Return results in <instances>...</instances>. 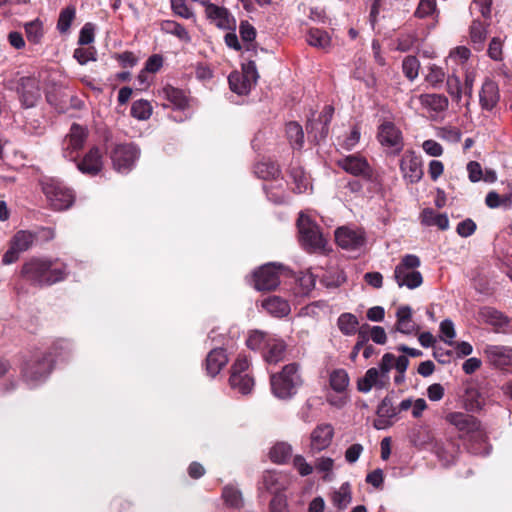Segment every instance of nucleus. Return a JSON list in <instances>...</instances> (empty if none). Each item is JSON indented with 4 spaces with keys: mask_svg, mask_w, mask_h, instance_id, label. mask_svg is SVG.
Segmentation results:
<instances>
[{
    "mask_svg": "<svg viewBox=\"0 0 512 512\" xmlns=\"http://www.w3.org/2000/svg\"><path fill=\"white\" fill-rule=\"evenodd\" d=\"M20 273L31 285L43 287L64 280L67 276V267L57 260L32 257L22 265Z\"/></svg>",
    "mask_w": 512,
    "mask_h": 512,
    "instance_id": "1",
    "label": "nucleus"
},
{
    "mask_svg": "<svg viewBox=\"0 0 512 512\" xmlns=\"http://www.w3.org/2000/svg\"><path fill=\"white\" fill-rule=\"evenodd\" d=\"M446 421L458 430L461 438L475 442V445L469 446V451L472 454H489L490 448L486 443V435L477 418L463 412H451L446 415Z\"/></svg>",
    "mask_w": 512,
    "mask_h": 512,
    "instance_id": "2",
    "label": "nucleus"
},
{
    "mask_svg": "<svg viewBox=\"0 0 512 512\" xmlns=\"http://www.w3.org/2000/svg\"><path fill=\"white\" fill-rule=\"evenodd\" d=\"M270 383L275 397L282 400L293 397L302 384L298 364L284 366L281 372L271 375Z\"/></svg>",
    "mask_w": 512,
    "mask_h": 512,
    "instance_id": "3",
    "label": "nucleus"
},
{
    "mask_svg": "<svg viewBox=\"0 0 512 512\" xmlns=\"http://www.w3.org/2000/svg\"><path fill=\"white\" fill-rule=\"evenodd\" d=\"M421 265L420 258L414 254L402 257L394 270V279L399 287L415 289L423 282L422 274L417 270Z\"/></svg>",
    "mask_w": 512,
    "mask_h": 512,
    "instance_id": "4",
    "label": "nucleus"
},
{
    "mask_svg": "<svg viewBox=\"0 0 512 512\" xmlns=\"http://www.w3.org/2000/svg\"><path fill=\"white\" fill-rule=\"evenodd\" d=\"M42 189L55 210H66L74 203L75 195L73 191L59 180L49 179L43 182Z\"/></svg>",
    "mask_w": 512,
    "mask_h": 512,
    "instance_id": "5",
    "label": "nucleus"
},
{
    "mask_svg": "<svg viewBox=\"0 0 512 512\" xmlns=\"http://www.w3.org/2000/svg\"><path fill=\"white\" fill-rule=\"evenodd\" d=\"M249 366L248 358L240 355L231 367L230 387L242 395L249 394L254 387V378L249 373Z\"/></svg>",
    "mask_w": 512,
    "mask_h": 512,
    "instance_id": "6",
    "label": "nucleus"
},
{
    "mask_svg": "<svg viewBox=\"0 0 512 512\" xmlns=\"http://www.w3.org/2000/svg\"><path fill=\"white\" fill-rule=\"evenodd\" d=\"M139 156L140 150L133 143L117 144L110 153L113 168L122 174L133 169Z\"/></svg>",
    "mask_w": 512,
    "mask_h": 512,
    "instance_id": "7",
    "label": "nucleus"
},
{
    "mask_svg": "<svg viewBox=\"0 0 512 512\" xmlns=\"http://www.w3.org/2000/svg\"><path fill=\"white\" fill-rule=\"evenodd\" d=\"M299 240L307 251H316L324 247V239L318 226L311 219L301 213L298 218Z\"/></svg>",
    "mask_w": 512,
    "mask_h": 512,
    "instance_id": "8",
    "label": "nucleus"
},
{
    "mask_svg": "<svg viewBox=\"0 0 512 512\" xmlns=\"http://www.w3.org/2000/svg\"><path fill=\"white\" fill-rule=\"evenodd\" d=\"M337 244L347 251L361 253L367 243L366 233L361 228L339 227L335 231Z\"/></svg>",
    "mask_w": 512,
    "mask_h": 512,
    "instance_id": "9",
    "label": "nucleus"
},
{
    "mask_svg": "<svg viewBox=\"0 0 512 512\" xmlns=\"http://www.w3.org/2000/svg\"><path fill=\"white\" fill-rule=\"evenodd\" d=\"M53 361L50 356H43L41 359L28 361L23 368V378L25 382L35 387L43 383L51 373Z\"/></svg>",
    "mask_w": 512,
    "mask_h": 512,
    "instance_id": "10",
    "label": "nucleus"
},
{
    "mask_svg": "<svg viewBox=\"0 0 512 512\" xmlns=\"http://www.w3.org/2000/svg\"><path fill=\"white\" fill-rule=\"evenodd\" d=\"M377 138L380 144L389 149L392 154H399L404 147L402 132L391 121L384 120L378 126Z\"/></svg>",
    "mask_w": 512,
    "mask_h": 512,
    "instance_id": "11",
    "label": "nucleus"
},
{
    "mask_svg": "<svg viewBox=\"0 0 512 512\" xmlns=\"http://www.w3.org/2000/svg\"><path fill=\"white\" fill-rule=\"evenodd\" d=\"M282 265L267 263L253 274L254 287L258 291L273 290L280 284Z\"/></svg>",
    "mask_w": 512,
    "mask_h": 512,
    "instance_id": "12",
    "label": "nucleus"
},
{
    "mask_svg": "<svg viewBox=\"0 0 512 512\" xmlns=\"http://www.w3.org/2000/svg\"><path fill=\"white\" fill-rule=\"evenodd\" d=\"M87 136L88 130L85 127L73 123L63 141V156L68 160L76 161L75 153L83 148Z\"/></svg>",
    "mask_w": 512,
    "mask_h": 512,
    "instance_id": "13",
    "label": "nucleus"
},
{
    "mask_svg": "<svg viewBox=\"0 0 512 512\" xmlns=\"http://www.w3.org/2000/svg\"><path fill=\"white\" fill-rule=\"evenodd\" d=\"M478 316L482 322L491 325L495 332L503 334L512 333V319L501 311L485 306L479 309Z\"/></svg>",
    "mask_w": 512,
    "mask_h": 512,
    "instance_id": "14",
    "label": "nucleus"
},
{
    "mask_svg": "<svg viewBox=\"0 0 512 512\" xmlns=\"http://www.w3.org/2000/svg\"><path fill=\"white\" fill-rule=\"evenodd\" d=\"M17 91L22 105L26 108L34 107L41 97L39 80L35 77L20 78Z\"/></svg>",
    "mask_w": 512,
    "mask_h": 512,
    "instance_id": "15",
    "label": "nucleus"
},
{
    "mask_svg": "<svg viewBox=\"0 0 512 512\" xmlns=\"http://www.w3.org/2000/svg\"><path fill=\"white\" fill-rule=\"evenodd\" d=\"M337 164L345 172L353 176H360L365 179H370L372 177L371 166L369 165L368 161L360 155L352 154L345 156L337 160Z\"/></svg>",
    "mask_w": 512,
    "mask_h": 512,
    "instance_id": "16",
    "label": "nucleus"
},
{
    "mask_svg": "<svg viewBox=\"0 0 512 512\" xmlns=\"http://www.w3.org/2000/svg\"><path fill=\"white\" fill-rule=\"evenodd\" d=\"M400 170L403 178L408 183H417L423 177V169L420 158L412 151H407L400 161Z\"/></svg>",
    "mask_w": 512,
    "mask_h": 512,
    "instance_id": "17",
    "label": "nucleus"
},
{
    "mask_svg": "<svg viewBox=\"0 0 512 512\" xmlns=\"http://www.w3.org/2000/svg\"><path fill=\"white\" fill-rule=\"evenodd\" d=\"M334 437V428L331 424L322 423L317 425L310 434V450L319 453L327 449Z\"/></svg>",
    "mask_w": 512,
    "mask_h": 512,
    "instance_id": "18",
    "label": "nucleus"
},
{
    "mask_svg": "<svg viewBox=\"0 0 512 512\" xmlns=\"http://www.w3.org/2000/svg\"><path fill=\"white\" fill-rule=\"evenodd\" d=\"M334 109L332 106H325L318 120H309L307 130L313 135L316 141H320L328 135V125L332 119Z\"/></svg>",
    "mask_w": 512,
    "mask_h": 512,
    "instance_id": "19",
    "label": "nucleus"
},
{
    "mask_svg": "<svg viewBox=\"0 0 512 512\" xmlns=\"http://www.w3.org/2000/svg\"><path fill=\"white\" fill-rule=\"evenodd\" d=\"M78 170L87 175L95 176L103 168L102 154L98 147H92L83 158L77 162Z\"/></svg>",
    "mask_w": 512,
    "mask_h": 512,
    "instance_id": "20",
    "label": "nucleus"
},
{
    "mask_svg": "<svg viewBox=\"0 0 512 512\" xmlns=\"http://www.w3.org/2000/svg\"><path fill=\"white\" fill-rule=\"evenodd\" d=\"M390 381L382 377L377 367L369 368L364 377L358 380L357 387L360 392L368 393L372 388L378 390L386 389Z\"/></svg>",
    "mask_w": 512,
    "mask_h": 512,
    "instance_id": "21",
    "label": "nucleus"
},
{
    "mask_svg": "<svg viewBox=\"0 0 512 512\" xmlns=\"http://www.w3.org/2000/svg\"><path fill=\"white\" fill-rule=\"evenodd\" d=\"M484 353L488 361L496 367L512 365V347L503 345H487Z\"/></svg>",
    "mask_w": 512,
    "mask_h": 512,
    "instance_id": "22",
    "label": "nucleus"
},
{
    "mask_svg": "<svg viewBox=\"0 0 512 512\" xmlns=\"http://www.w3.org/2000/svg\"><path fill=\"white\" fill-rule=\"evenodd\" d=\"M205 13L207 18L220 29H231L234 19H231L227 9L215 4L206 3Z\"/></svg>",
    "mask_w": 512,
    "mask_h": 512,
    "instance_id": "23",
    "label": "nucleus"
},
{
    "mask_svg": "<svg viewBox=\"0 0 512 512\" xmlns=\"http://www.w3.org/2000/svg\"><path fill=\"white\" fill-rule=\"evenodd\" d=\"M376 413L378 419L375 420L374 427L381 430L392 425L391 419L397 415L398 410L394 407L391 399L389 397H385L378 405Z\"/></svg>",
    "mask_w": 512,
    "mask_h": 512,
    "instance_id": "24",
    "label": "nucleus"
},
{
    "mask_svg": "<svg viewBox=\"0 0 512 512\" xmlns=\"http://www.w3.org/2000/svg\"><path fill=\"white\" fill-rule=\"evenodd\" d=\"M479 98L482 109L492 110L500 99L498 85L494 81L486 79L482 85Z\"/></svg>",
    "mask_w": 512,
    "mask_h": 512,
    "instance_id": "25",
    "label": "nucleus"
},
{
    "mask_svg": "<svg viewBox=\"0 0 512 512\" xmlns=\"http://www.w3.org/2000/svg\"><path fill=\"white\" fill-rule=\"evenodd\" d=\"M159 93L163 99L168 101V104H164L166 107L183 110L187 106V97L185 93L178 88L167 85L163 87Z\"/></svg>",
    "mask_w": 512,
    "mask_h": 512,
    "instance_id": "26",
    "label": "nucleus"
},
{
    "mask_svg": "<svg viewBox=\"0 0 512 512\" xmlns=\"http://www.w3.org/2000/svg\"><path fill=\"white\" fill-rule=\"evenodd\" d=\"M397 323L395 330L406 335L417 331V326L412 319V309L409 306H401L396 312Z\"/></svg>",
    "mask_w": 512,
    "mask_h": 512,
    "instance_id": "27",
    "label": "nucleus"
},
{
    "mask_svg": "<svg viewBox=\"0 0 512 512\" xmlns=\"http://www.w3.org/2000/svg\"><path fill=\"white\" fill-rule=\"evenodd\" d=\"M228 356L224 349L216 348L209 352L206 358V370L211 377H215L227 364Z\"/></svg>",
    "mask_w": 512,
    "mask_h": 512,
    "instance_id": "28",
    "label": "nucleus"
},
{
    "mask_svg": "<svg viewBox=\"0 0 512 512\" xmlns=\"http://www.w3.org/2000/svg\"><path fill=\"white\" fill-rule=\"evenodd\" d=\"M262 307L274 317H285L290 313L288 301L275 295L264 299Z\"/></svg>",
    "mask_w": 512,
    "mask_h": 512,
    "instance_id": "29",
    "label": "nucleus"
},
{
    "mask_svg": "<svg viewBox=\"0 0 512 512\" xmlns=\"http://www.w3.org/2000/svg\"><path fill=\"white\" fill-rule=\"evenodd\" d=\"M419 102L423 108L436 113L444 112L449 106L448 98L442 94H421Z\"/></svg>",
    "mask_w": 512,
    "mask_h": 512,
    "instance_id": "30",
    "label": "nucleus"
},
{
    "mask_svg": "<svg viewBox=\"0 0 512 512\" xmlns=\"http://www.w3.org/2000/svg\"><path fill=\"white\" fill-rule=\"evenodd\" d=\"M489 24L479 20H473L470 26V41L474 50L483 51L487 38V28Z\"/></svg>",
    "mask_w": 512,
    "mask_h": 512,
    "instance_id": "31",
    "label": "nucleus"
},
{
    "mask_svg": "<svg viewBox=\"0 0 512 512\" xmlns=\"http://www.w3.org/2000/svg\"><path fill=\"white\" fill-rule=\"evenodd\" d=\"M286 345L279 339H270L266 343L264 358L269 364H276L284 358Z\"/></svg>",
    "mask_w": 512,
    "mask_h": 512,
    "instance_id": "32",
    "label": "nucleus"
},
{
    "mask_svg": "<svg viewBox=\"0 0 512 512\" xmlns=\"http://www.w3.org/2000/svg\"><path fill=\"white\" fill-rule=\"evenodd\" d=\"M331 501L339 511H344L352 501V490L349 482L343 483L337 490L333 491Z\"/></svg>",
    "mask_w": 512,
    "mask_h": 512,
    "instance_id": "33",
    "label": "nucleus"
},
{
    "mask_svg": "<svg viewBox=\"0 0 512 512\" xmlns=\"http://www.w3.org/2000/svg\"><path fill=\"white\" fill-rule=\"evenodd\" d=\"M421 222L426 226H437L441 230L449 228V219L446 214L436 213L431 208H426L421 213Z\"/></svg>",
    "mask_w": 512,
    "mask_h": 512,
    "instance_id": "34",
    "label": "nucleus"
},
{
    "mask_svg": "<svg viewBox=\"0 0 512 512\" xmlns=\"http://www.w3.org/2000/svg\"><path fill=\"white\" fill-rule=\"evenodd\" d=\"M290 177L294 184V190L297 193H304L312 188L310 177L305 173L302 167H292L290 169Z\"/></svg>",
    "mask_w": 512,
    "mask_h": 512,
    "instance_id": "35",
    "label": "nucleus"
},
{
    "mask_svg": "<svg viewBox=\"0 0 512 512\" xmlns=\"http://www.w3.org/2000/svg\"><path fill=\"white\" fill-rule=\"evenodd\" d=\"M36 240V235L27 230H20L15 233L10 243L21 253L32 247Z\"/></svg>",
    "mask_w": 512,
    "mask_h": 512,
    "instance_id": "36",
    "label": "nucleus"
},
{
    "mask_svg": "<svg viewBox=\"0 0 512 512\" xmlns=\"http://www.w3.org/2000/svg\"><path fill=\"white\" fill-rule=\"evenodd\" d=\"M307 42L311 46L326 49L330 46L331 38L326 31L319 28H311L307 34Z\"/></svg>",
    "mask_w": 512,
    "mask_h": 512,
    "instance_id": "37",
    "label": "nucleus"
},
{
    "mask_svg": "<svg viewBox=\"0 0 512 512\" xmlns=\"http://www.w3.org/2000/svg\"><path fill=\"white\" fill-rule=\"evenodd\" d=\"M269 455L274 463L283 464L292 456V447L286 442L276 443L271 448Z\"/></svg>",
    "mask_w": 512,
    "mask_h": 512,
    "instance_id": "38",
    "label": "nucleus"
},
{
    "mask_svg": "<svg viewBox=\"0 0 512 512\" xmlns=\"http://www.w3.org/2000/svg\"><path fill=\"white\" fill-rule=\"evenodd\" d=\"M287 138L294 149H301L304 144V132L297 122H289L286 125Z\"/></svg>",
    "mask_w": 512,
    "mask_h": 512,
    "instance_id": "39",
    "label": "nucleus"
},
{
    "mask_svg": "<svg viewBox=\"0 0 512 512\" xmlns=\"http://www.w3.org/2000/svg\"><path fill=\"white\" fill-rule=\"evenodd\" d=\"M239 34L246 52L254 51V40L256 37V30L248 21H242L239 26Z\"/></svg>",
    "mask_w": 512,
    "mask_h": 512,
    "instance_id": "40",
    "label": "nucleus"
},
{
    "mask_svg": "<svg viewBox=\"0 0 512 512\" xmlns=\"http://www.w3.org/2000/svg\"><path fill=\"white\" fill-rule=\"evenodd\" d=\"M337 324L344 335L351 336L357 332L359 321L354 314L343 313L338 317Z\"/></svg>",
    "mask_w": 512,
    "mask_h": 512,
    "instance_id": "41",
    "label": "nucleus"
},
{
    "mask_svg": "<svg viewBox=\"0 0 512 512\" xmlns=\"http://www.w3.org/2000/svg\"><path fill=\"white\" fill-rule=\"evenodd\" d=\"M230 89L238 95H246L250 92L252 85L246 83L245 77L240 72H232L228 77Z\"/></svg>",
    "mask_w": 512,
    "mask_h": 512,
    "instance_id": "42",
    "label": "nucleus"
},
{
    "mask_svg": "<svg viewBox=\"0 0 512 512\" xmlns=\"http://www.w3.org/2000/svg\"><path fill=\"white\" fill-rule=\"evenodd\" d=\"M161 28L164 32L172 34L184 42H190L191 37L185 27L178 22L166 20L162 23Z\"/></svg>",
    "mask_w": 512,
    "mask_h": 512,
    "instance_id": "43",
    "label": "nucleus"
},
{
    "mask_svg": "<svg viewBox=\"0 0 512 512\" xmlns=\"http://www.w3.org/2000/svg\"><path fill=\"white\" fill-rule=\"evenodd\" d=\"M26 37L29 42L39 44L43 37V24L39 19L24 24Z\"/></svg>",
    "mask_w": 512,
    "mask_h": 512,
    "instance_id": "44",
    "label": "nucleus"
},
{
    "mask_svg": "<svg viewBox=\"0 0 512 512\" xmlns=\"http://www.w3.org/2000/svg\"><path fill=\"white\" fill-rule=\"evenodd\" d=\"M222 497L227 506L231 508H241L243 506V498L241 492L234 486H225Z\"/></svg>",
    "mask_w": 512,
    "mask_h": 512,
    "instance_id": "45",
    "label": "nucleus"
},
{
    "mask_svg": "<svg viewBox=\"0 0 512 512\" xmlns=\"http://www.w3.org/2000/svg\"><path fill=\"white\" fill-rule=\"evenodd\" d=\"M254 172L262 179L276 178L280 174L278 166L273 162H259L255 165Z\"/></svg>",
    "mask_w": 512,
    "mask_h": 512,
    "instance_id": "46",
    "label": "nucleus"
},
{
    "mask_svg": "<svg viewBox=\"0 0 512 512\" xmlns=\"http://www.w3.org/2000/svg\"><path fill=\"white\" fill-rule=\"evenodd\" d=\"M152 114V106L147 100H137L131 106V115L138 120H147Z\"/></svg>",
    "mask_w": 512,
    "mask_h": 512,
    "instance_id": "47",
    "label": "nucleus"
},
{
    "mask_svg": "<svg viewBox=\"0 0 512 512\" xmlns=\"http://www.w3.org/2000/svg\"><path fill=\"white\" fill-rule=\"evenodd\" d=\"M427 69L428 72L425 75V80L430 84L431 87L439 88L446 78L444 70L435 64L429 65Z\"/></svg>",
    "mask_w": 512,
    "mask_h": 512,
    "instance_id": "48",
    "label": "nucleus"
},
{
    "mask_svg": "<svg viewBox=\"0 0 512 512\" xmlns=\"http://www.w3.org/2000/svg\"><path fill=\"white\" fill-rule=\"evenodd\" d=\"M349 384L348 374L342 370H335L330 375V386L336 392H343Z\"/></svg>",
    "mask_w": 512,
    "mask_h": 512,
    "instance_id": "49",
    "label": "nucleus"
},
{
    "mask_svg": "<svg viewBox=\"0 0 512 512\" xmlns=\"http://www.w3.org/2000/svg\"><path fill=\"white\" fill-rule=\"evenodd\" d=\"M75 8L72 6H68L60 12L57 29L60 33H66L69 31L72 21L75 18Z\"/></svg>",
    "mask_w": 512,
    "mask_h": 512,
    "instance_id": "50",
    "label": "nucleus"
},
{
    "mask_svg": "<svg viewBox=\"0 0 512 512\" xmlns=\"http://www.w3.org/2000/svg\"><path fill=\"white\" fill-rule=\"evenodd\" d=\"M420 63L415 56H407L402 62V69L404 75L413 81L418 77Z\"/></svg>",
    "mask_w": 512,
    "mask_h": 512,
    "instance_id": "51",
    "label": "nucleus"
},
{
    "mask_svg": "<svg viewBox=\"0 0 512 512\" xmlns=\"http://www.w3.org/2000/svg\"><path fill=\"white\" fill-rule=\"evenodd\" d=\"M368 328L369 326L368 325H363L362 327H360V329L358 330V338H357V342L356 344L354 345L352 351H351V354H350V358L351 360L355 361L357 356H358V353L360 352L361 349H363L365 347V345L368 343V340H369V337H368Z\"/></svg>",
    "mask_w": 512,
    "mask_h": 512,
    "instance_id": "52",
    "label": "nucleus"
},
{
    "mask_svg": "<svg viewBox=\"0 0 512 512\" xmlns=\"http://www.w3.org/2000/svg\"><path fill=\"white\" fill-rule=\"evenodd\" d=\"M447 92L453 97L456 102L461 101L462 97V87L461 81L458 76L455 74L449 75L447 77Z\"/></svg>",
    "mask_w": 512,
    "mask_h": 512,
    "instance_id": "53",
    "label": "nucleus"
},
{
    "mask_svg": "<svg viewBox=\"0 0 512 512\" xmlns=\"http://www.w3.org/2000/svg\"><path fill=\"white\" fill-rule=\"evenodd\" d=\"M241 74L243 75V77H245L246 83L252 86L256 84L259 78L256 64L253 60H248L246 63L242 64Z\"/></svg>",
    "mask_w": 512,
    "mask_h": 512,
    "instance_id": "54",
    "label": "nucleus"
},
{
    "mask_svg": "<svg viewBox=\"0 0 512 512\" xmlns=\"http://www.w3.org/2000/svg\"><path fill=\"white\" fill-rule=\"evenodd\" d=\"M162 66H163V57L160 54H153L152 56H150L147 59V61L145 63V68L140 73L139 79L142 80L143 74L145 72H149V73H156V72H158L161 69Z\"/></svg>",
    "mask_w": 512,
    "mask_h": 512,
    "instance_id": "55",
    "label": "nucleus"
},
{
    "mask_svg": "<svg viewBox=\"0 0 512 512\" xmlns=\"http://www.w3.org/2000/svg\"><path fill=\"white\" fill-rule=\"evenodd\" d=\"M464 406L468 411H477L482 408V402L478 399V392L476 390L467 389Z\"/></svg>",
    "mask_w": 512,
    "mask_h": 512,
    "instance_id": "56",
    "label": "nucleus"
},
{
    "mask_svg": "<svg viewBox=\"0 0 512 512\" xmlns=\"http://www.w3.org/2000/svg\"><path fill=\"white\" fill-rule=\"evenodd\" d=\"M436 11V1L435 0H420L418 7L415 11V16L419 18H425Z\"/></svg>",
    "mask_w": 512,
    "mask_h": 512,
    "instance_id": "57",
    "label": "nucleus"
},
{
    "mask_svg": "<svg viewBox=\"0 0 512 512\" xmlns=\"http://www.w3.org/2000/svg\"><path fill=\"white\" fill-rule=\"evenodd\" d=\"M503 41L499 37H493L488 46V56L494 61L502 60Z\"/></svg>",
    "mask_w": 512,
    "mask_h": 512,
    "instance_id": "58",
    "label": "nucleus"
},
{
    "mask_svg": "<svg viewBox=\"0 0 512 512\" xmlns=\"http://www.w3.org/2000/svg\"><path fill=\"white\" fill-rule=\"evenodd\" d=\"M395 356L391 353H385L379 363L378 371L381 372L382 377L390 381L389 373L394 368Z\"/></svg>",
    "mask_w": 512,
    "mask_h": 512,
    "instance_id": "59",
    "label": "nucleus"
},
{
    "mask_svg": "<svg viewBox=\"0 0 512 512\" xmlns=\"http://www.w3.org/2000/svg\"><path fill=\"white\" fill-rule=\"evenodd\" d=\"M173 12L184 19H191L194 17L193 11L186 5L185 0H174L171 3Z\"/></svg>",
    "mask_w": 512,
    "mask_h": 512,
    "instance_id": "60",
    "label": "nucleus"
},
{
    "mask_svg": "<svg viewBox=\"0 0 512 512\" xmlns=\"http://www.w3.org/2000/svg\"><path fill=\"white\" fill-rule=\"evenodd\" d=\"M360 130L357 127H354L350 134L344 138V140L339 143L340 147L349 151L352 150L360 140Z\"/></svg>",
    "mask_w": 512,
    "mask_h": 512,
    "instance_id": "61",
    "label": "nucleus"
},
{
    "mask_svg": "<svg viewBox=\"0 0 512 512\" xmlns=\"http://www.w3.org/2000/svg\"><path fill=\"white\" fill-rule=\"evenodd\" d=\"M293 466L301 476H308L313 472V467L302 455H296L293 458Z\"/></svg>",
    "mask_w": 512,
    "mask_h": 512,
    "instance_id": "62",
    "label": "nucleus"
},
{
    "mask_svg": "<svg viewBox=\"0 0 512 512\" xmlns=\"http://www.w3.org/2000/svg\"><path fill=\"white\" fill-rule=\"evenodd\" d=\"M424 152L432 157H439L443 154V147L435 140H425L422 144Z\"/></svg>",
    "mask_w": 512,
    "mask_h": 512,
    "instance_id": "63",
    "label": "nucleus"
},
{
    "mask_svg": "<svg viewBox=\"0 0 512 512\" xmlns=\"http://www.w3.org/2000/svg\"><path fill=\"white\" fill-rule=\"evenodd\" d=\"M270 512H290L283 494H275L270 502Z\"/></svg>",
    "mask_w": 512,
    "mask_h": 512,
    "instance_id": "64",
    "label": "nucleus"
}]
</instances>
